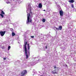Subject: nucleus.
I'll return each instance as SVG.
<instances>
[{
	"label": "nucleus",
	"instance_id": "nucleus-3",
	"mask_svg": "<svg viewBox=\"0 0 76 76\" xmlns=\"http://www.w3.org/2000/svg\"><path fill=\"white\" fill-rule=\"evenodd\" d=\"M43 60V58H41L40 59H39V60H37L36 61H33L31 63L29 64L28 66H34V65H35V64L36 63H39V62H40V61H42Z\"/></svg>",
	"mask_w": 76,
	"mask_h": 76
},
{
	"label": "nucleus",
	"instance_id": "nucleus-17",
	"mask_svg": "<svg viewBox=\"0 0 76 76\" xmlns=\"http://www.w3.org/2000/svg\"><path fill=\"white\" fill-rule=\"evenodd\" d=\"M42 21L43 22H45V19H43Z\"/></svg>",
	"mask_w": 76,
	"mask_h": 76
},
{
	"label": "nucleus",
	"instance_id": "nucleus-1",
	"mask_svg": "<svg viewBox=\"0 0 76 76\" xmlns=\"http://www.w3.org/2000/svg\"><path fill=\"white\" fill-rule=\"evenodd\" d=\"M26 12L27 13V19L26 21V24L29 25L32 23V18L34 13L32 12V8L31 6V4L29 3L28 4V6L26 8Z\"/></svg>",
	"mask_w": 76,
	"mask_h": 76
},
{
	"label": "nucleus",
	"instance_id": "nucleus-27",
	"mask_svg": "<svg viewBox=\"0 0 76 76\" xmlns=\"http://www.w3.org/2000/svg\"><path fill=\"white\" fill-rule=\"evenodd\" d=\"M43 10V11H44L45 12V10Z\"/></svg>",
	"mask_w": 76,
	"mask_h": 76
},
{
	"label": "nucleus",
	"instance_id": "nucleus-13",
	"mask_svg": "<svg viewBox=\"0 0 76 76\" xmlns=\"http://www.w3.org/2000/svg\"><path fill=\"white\" fill-rule=\"evenodd\" d=\"M61 48L62 50H66V46H64L63 47H61Z\"/></svg>",
	"mask_w": 76,
	"mask_h": 76
},
{
	"label": "nucleus",
	"instance_id": "nucleus-28",
	"mask_svg": "<svg viewBox=\"0 0 76 76\" xmlns=\"http://www.w3.org/2000/svg\"><path fill=\"white\" fill-rule=\"evenodd\" d=\"M34 74H33V76H34Z\"/></svg>",
	"mask_w": 76,
	"mask_h": 76
},
{
	"label": "nucleus",
	"instance_id": "nucleus-4",
	"mask_svg": "<svg viewBox=\"0 0 76 76\" xmlns=\"http://www.w3.org/2000/svg\"><path fill=\"white\" fill-rule=\"evenodd\" d=\"M39 76H47V75L46 74V73L44 71H41L40 72H39Z\"/></svg>",
	"mask_w": 76,
	"mask_h": 76
},
{
	"label": "nucleus",
	"instance_id": "nucleus-12",
	"mask_svg": "<svg viewBox=\"0 0 76 76\" xmlns=\"http://www.w3.org/2000/svg\"><path fill=\"white\" fill-rule=\"evenodd\" d=\"M68 1L69 3H73L75 1H74V0H70Z\"/></svg>",
	"mask_w": 76,
	"mask_h": 76
},
{
	"label": "nucleus",
	"instance_id": "nucleus-11",
	"mask_svg": "<svg viewBox=\"0 0 76 76\" xmlns=\"http://www.w3.org/2000/svg\"><path fill=\"white\" fill-rule=\"evenodd\" d=\"M56 72V70H54L52 72V73L53 74H56V73H57V72Z\"/></svg>",
	"mask_w": 76,
	"mask_h": 76
},
{
	"label": "nucleus",
	"instance_id": "nucleus-22",
	"mask_svg": "<svg viewBox=\"0 0 76 76\" xmlns=\"http://www.w3.org/2000/svg\"><path fill=\"white\" fill-rule=\"evenodd\" d=\"M68 18L69 19H71V18H70V17H68Z\"/></svg>",
	"mask_w": 76,
	"mask_h": 76
},
{
	"label": "nucleus",
	"instance_id": "nucleus-8",
	"mask_svg": "<svg viewBox=\"0 0 76 76\" xmlns=\"http://www.w3.org/2000/svg\"><path fill=\"white\" fill-rule=\"evenodd\" d=\"M7 4H9L11 3V0H4Z\"/></svg>",
	"mask_w": 76,
	"mask_h": 76
},
{
	"label": "nucleus",
	"instance_id": "nucleus-10",
	"mask_svg": "<svg viewBox=\"0 0 76 76\" xmlns=\"http://www.w3.org/2000/svg\"><path fill=\"white\" fill-rule=\"evenodd\" d=\"M42 4L40 3L39 4V8H42Z\"/></svg>",
	"mask_w": 76,
	"mask_h": 76
},
{
	"label": "nucleus",
	"instance_id": "nucleus-20",
	"mask_svg": "<svg viewBox=\"0 0 76 76\" xmlns=\"http://www.w3.org/2000/svg\"><path fill=\"white\" fill-rule=\"evenodd\" d=\"M31 38H34V36H31Z\"/></svg>",
	"mask_w": 76,
	"mask_h": 76
},
{
	"label": "nucleus",
	"instance_id": "nucleus-14",
	"mask_svg": "<svg viewBox=\"0 0 76 76\" xmlns=\"http://www.w3.org/2000/svg\"><path fill=\"white\" fill-rule=\"evenodd\" d=\"M15 35V33L13 32H12V37H14Z\"/></svg>",
	"mask_w": 76,
	"mask_h": 76
},
{
	"label": "nucleus",
	"instance_id": "nucleus-23",
	"mask_svg": "<svg viewBox=\"0 0 76 76\" xmlns=\"http://www.w3.org/2000/svg\"><path fill=\"white\" fill-rule=\"evenodd\" d=\"M6 58H4V60H6Z\"/></svg>",
	"mask_w": 76,
	"mask_h": 76
},
{
	"label": "nucleus",
	"instance_id": "nucleus-26",
	"mask_svg": "<svg viewBox=\"0 0 76 76\" xmlns=\"http://www.w3.org/2000/svg\"><path fill=\"white\" fill-rule=\"evenodd\" d=\"M54 69H56V66H54Z\"/></svg>",
	"mask_w": 76,
	"mask_h": 76
},
{
	"label": "nucleus",
	"instance_id": "nucleus-21",
	"mask_svg": "<svg viewBox=\"0 0 76 76\" xmlns=\"http://www.w3.org/2000/svg\"><path fill=\"white\" fill-rule=\"evenodd\" d=\"M33 73H34V75H36V74H37V73L35 72L34 71H33Z\"/></svg>",
	"mask_w": 76,
	"mask_h": 76
},
{
	"label": "nucleus",
	"instance_id": "nucleus-18",
	"mask_svg": "<svg viewBox=\"0 0 76 76\" xmlns=\"http://www.w3.org/2000/svg\"><path fill=\"white\" fill-rule=\"evenodd\" d=\"M10 48H11L10 46H9L8 47V51H9V50H10Z\"/></svg>",
	"mask_w": 76,
	"mask_h": 76
},
{
	"label": "nucleus",
	"instance_id": "nucleus-2",
	"mask_svg": "<svg viewBox=\"0 0 76 76\" xmlns=\"http://www.w3.org/2000/svg\"><path fill=\"white\" fill-rule=\"evenodd\" d=\"M24 51H25V54L26 57V58L27 59L28 58V57H29L30 56V47L29 46V44H27L28 49L26 48V45H27V42L24 41Z\"/></svg>",
	"mask_w": 76,
	"mask_h": 76
},
{
	"label": "nucleus",
	"instance_id": "nucleus-7",
	"mask_svg": "<svg viewBox=\"0 0 76 76\" xmlns=\"http://www.w3.org/2000/svg\"><path fill=\"white\" fill-rule=\"evenodd\" d=\"M5 33H6V31H1L0 32V34L1 36H2V37H3V36H4V34H5Z\"/></svg>",
	"mask_w": 76,
	"mask_h": 76
},
{
	"label": "nucleus",
	"instance_id": "nucleus-24",
	"mask_svg": "<svg viewBox=\"0 0 76 76\" xmlns=\"http://www.w3.org/2000/svg\"><path fill=\"white\" fill-rule=\"evenodd\" d=\"M11 30L12 31H13V29H12V28H11Z\"/></svg>",
	"mask_w": 76,
	"mask_h": 76
},
{
	"label": "nucleus",
	"instance_id": "nucleus-9",
	"mask_svg": "<svg viewBox=\"0 0 76 76\" xmlns=\"http://www.w3.org/2000/svg\"><path fill=\"white\" fill-rule=\"evenodd\" d=\"M59 13L61 16H63V11H60Z\"/></svg>",
	"mask_w": 76,
	"mask_h": 76
},
{
	"label": "nucleus",
	"instance_id": "nucleus-25",
	"mask_svg": "<svg viewBox=\"0 0 76 76\" xmlns=\"http://www.w3.org/2000/svg\"><path fill=\"white\" fill-rule=\"evenodd\" d=\"M45 48H46V49H47V46H46Z\"/></svg>",
	"mask_w": 76,
	"mask_h": 76
},
{
	"label": "nucleus",
	"instance_id": "nucleus-15",
	"mask_svg": "<svg viewBox=\"0 0 76 76\" xmlns=\"http://www.w3.org/2000/svg\"><path fill=\"white\" fill-rule=\"evenodd\" d=\"M1 14H2V15H4L5 13H4V11H3L2 10L1 11Z\"/></svg>",
	"mask_w": 76,
	"mask_h": 76
},
{
	"label": "nucleus",
	"instance_id": "nucleus-16",
	"mask_svg": "<svg viewBox=\"0 0 76 76\" xmlns=\"http://www.w3.org/2000/svg\"><path fill=\"white\" fill-rule=\"evenodd\" d=\"M0 16H1L2 18H4V15H3V14H0Z\"/></svg>",
	"mask_w": 76,
	"mask_h": 76
},
{
	"label": "nucleus",
	"instance_id": "nucleus-6",
	"mask_svg": "<svg viewBox=\"0 0 76 76\" xmlns=\"http://www.w3.org/2000/svg\"><path fill=\"white\" fill-rule=\"evenodd\" d=\"M54 30H55V31H56V30H58H58H60V31H61V29H62V26H60L59 27V28H57V27H55L54 28Z\"/></svg>",
	"mask_w": 76,
	"mask_h": 76
},
{
	"label": "nucleus",
	"instance_id": "nucleus-19",
	"mask_svg": "<svg viewBox=\"0 0 76 76\" xmlns=\"http://www.w3.org/2000/svg\"><path fill=\"white\" fill-rule=\"evenodd\" d=\"M71 7L72 8H74V5L73 4H72Z\"/></svg>",
	"mask_w": 76,
	"mask_h": 76
},
{
	"label": "nucleus",
	"instance_id": "nucleus-5",
	"mask_svg": "<svg viewBox=\"0 0 76 76\" xmlns=\"http://www.w3.org/2000/svg\"><path fill=\"white\" fill-rule=\"evenodd\" d=\"M12 2L19 4L21 3H22V0H13Z\"/></svg>",
	"mask_w": 76,
	"mask_h": 76
}]
</instances>
